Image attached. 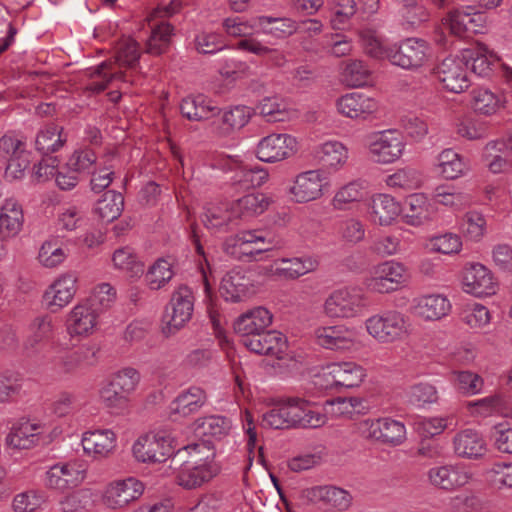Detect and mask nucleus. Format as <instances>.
<instances>
[{
  "mask_svg": "<svg viewBox=\"0 0 512 512\" xmlns=\"http://www.w3.org/2000/svg\"><path fill=\"white\" fill-rule=\"evenodd\" d=\"M296 407L298 408L297 427L318 428L327 422L326 413L313 402L296 397Z\"/></svg>",
  "mask_w": 512,
  "mask_h": 512,
  "instance_id": "nucleus-45",
  "label": "nucleus"
},
{
  "mask_svg": "<svg viewBox=\"0 0 512 512\" xmlns=\"http://www.w3.org/2000/svg\"><path fill=\"white\" fill-rule=\"evenodd\" d=\"M365 194V181L360 179L353 180L336 190L331 200V205L335 210L344 211L349 209L352 204L362 201Z\"/></svg>",
  "mask_w": 512,
  "mask_h": 512,
  "instance_id": "nucleus-36",
  "label": "nucleus"
},
{
  "mask_svg": "<svg viewBox=\"0 0 512 512\" xmlns=\"http://www.w3.org/2000/svg\"><path fill=\"white\" fill-rule=\"evenodd\" d=\"M252 109L245 105L234 106L225 111L218 126L219 134L226 136L242 129L252 116Z\"/></svg>",
  "mask_w": 512,
  "mask_h": 512,
  "instance_id": "nucleus-44",
  "label": "nucleus"
},
{
  "mask_svg": "<svg viewBox=\"0 0 512 512\" xmlns=\"http://www.w3.org/2000/svg\"><path fill=\"white\" fill-rule=\"evenodd\" d=\"M81 444L86 455L94 459H103L114 452L117 437L110 429L89 430L83 433Z\"/></svg>",
  "mask_w": 512,
  "mask_h": 512,
  "instance_id": "nucleus-15",
  "label": "nucleus"
},
{
  "mask_svg": "<svg viewBox=\"0 0 512 512\" xmlns=\"http://www.w3.org/2000/svg\"><path fill=\"white\" fill-rule=\"evenodd\" d=\"M232 427L230 419L224 416H208L196 421L195 430L199 435L221 439L229 434Z\"/></svg>",
  "mask_w": 512,
  "mask_h": 512,
  "instance_id": "nucleus-50",
  "label": "nucleus"
},
{
  "mask_svg": "<svg viewBox=\"0 0 512 512\" xmlns=\"http://www.w3.org/2000/svg\"><path fill=\"white\" fill-rule=\"evenodd\" d=\"M366 307L367 299L359 289L344 287L327 296L322 311L331 319H350L361 315Z\"/></svg>",
  "mask_w": 512,
  "mask_h": 512,
  "instance_id": "nucleus-3",
  "label": "nucleus"
},
{
  "mask_svg": "<svg viewBox=\"0 0 512 512\" xmlns=\"http://www.w3.org/2000/svg\"><path fill=\"white\" fill-rule=\"evenodd\" d=\"M454 385L460 393L473 396L482 391L484 380L472 371H457L454 372Z\"/></svg>",
  "mask_w": 512,
  "mask_h": 512,
  "instance_id": "nucleus-63",
  "label": "nucleus"
},
{
  "mask_svg": "<svg viewBox=\"0 0 512 512\" xmlns=\"http://www.w3.org/2000/svg\"><path fill=\"white\" fill-rule=\"evenodd\" d=\"M462 284L466 293L476 297L493 295L497 289L492 272L480 263H472L465 267Z\"/></svg>",
  "mask_w": 512,
  "mask_h": 512,
  "instance_id": "nucleus-12",
  "label": "nucleus"
},
{
  "mask_svg": "<svg viewBox=\"0 0 512 512\" xmlns=\"http://www.w3.org/2000/svg\"><path fill=\"white\" fill-rule=\"evenodd\" d=\"M296 397L288 398L282 403L272 407L262 416V426L273 429L296 428L298 419V408Z\"/></svg>",
  "mask_w": 512,
  "mask_h": 512,
  "instance_id": "nucleus-22",
  "label": "nucleus"
},
{
  "mask_svg": "<svg viewBox=\"0 0 512 512\" xmlns=\"http://www.w3.org/2000/svg\"><path fill=\"white\" fill-rule=\"evenodd\" d=\"M268 171L259 165H240L234 175V180L243 188H255L263 185L268 179Z\"/></svg>",
  "mask_w": 512,
  "mask_h": 512,
  "instance_id": "nucleus-52",
  "label": "nucleus"
},
{
  "mask_svg": "<svg viewBox=\"0 0 512 512\" xmlns=\"http://www.w3.org/2000/svg\"><path fill=\"white\" fill-rule=\"evenodd\" d=\"M436 170L443 178L453 180L463 176L469 166L462 155L448 148L437 156Z\"/></svg>",
  "mask_w": 512,
  "mask_h": 512,
  "instance_id": "nucleus-34",
  "label": "nucleus"
},
{
  "mask_svg": "<svg viewBox=\"0 0 512 512\" xmlns=\"http://www.w3.org/2000/svg\"><path fill=\"white\" fill-rule=\"evenodd\" d=\"M76 277L72 274H63L46 290L44 294L48 307L58 311L68 305L76 293Z\"/></svg>",
  "mask_w": 512,
  "mask_h": 512,
  "instance_id": "nucleus-24",
  "label": "nucleus"
},
{
  "mask_svg": "<svg viewBox=\"0 0 512 512\" xmlns=\"http://www.w3.org/2000/svg\"><path fill=\"white\" fill-rule=\"evenodd\" d=\"M173 32V26L161 21L156 24L151 31V36L147 41L146 51L152 55H160L167 49Z\"/></svg>",
  "mask_w": 512,
  "mask_h": 512,
  "instance_id": "nucleus-56",
  "label": "nucleus"
},
{
  "mask_svg": "<svg viewBox=\"0 0 512 512\" xmlns=\"http://www.w3.org/2000/svg\"><path fill=\"white\" fill-rule=\"evenodd\" d=\"M112 63L102 62L92 74V81L86 86V89L93 93L104 91L113 80L126 82V75L123 72L112 71Z\"/></svg>",
  "mask_w": 512,
  "mask_h": 512,
  "instance_id": "nucleus-51",
  "label": "nucleus"
},
{
  "mask_svg": "<svg viewBox=\"0 0 512 512\" xmlns=\"http://www.w3.org/2000/svg\"><path fill=\"white\" fill-rule=\"evenodd\" d=\"M264 242V236L259 234L257 231H244L228 240L226 245L227 251L233 255H237L239 257L242 255L255 257L256 255L269 250L270 248H253V250H248V246L258 245L259 243Z\"/></svg>",
  "mask_w": 512,
  "mask_h": 512,
  "instance_id": "nucleus-38",
  "label": "nucleus"
},
{
  "mask_svg": "<svg viewBox=\"0 0 512 512\" xmlns=\"http://www.w3.org/2000/svg\"><path fill=\"white\" fill-rule=\"evenodd\" d=\"M132 451L135 458L143 463H161L175 454L173 438L165 431L150 432L139 437Z\"/></svg>",
  "mask_w": 512,
  "mask_h": 512,
  "instance_id": "nucleus-5",
  "label": "nucleus"
},
{
  "mask_svg": "<svg viewBox=\"0 0 512 512\" xmlns=\"http://www.w3.org/2000/svg\"><path fill=\"white\" fill-rule=\"evenodd\" d=\"M24 223L21 204L14 198L5 199L0 207V239L8 240L17 236Z\"/></svg>",
  "mask_w": 512,
  "mask_h": 512,
  "instance_id": "nucleus-25",
  "label": "nucleus"
},
{
  "mask_svg": "<svg viewBox=\"0 0 512 512\" xmlns=\"http://www.w3.org/2000/svg\"><path fill=\"white\" fill-rule=\"evenodd\" d=\"M180 111L188 120L202 121L216 115L219 109L206 96L199 94L185 97L180 104Z\"/></svg>",
  "mask_w": 512,
  "mask_h": 512,
  "instance_id": "nucleus-33",
  "label": "nucleus"
},
{
  "mask_svg": "<svg viewBox=\"0 0 512 512\" xmlns=\"http://www.w3.org/2000/svg\"><path fill=\"white\" fill-rule=\"evenodd\" d=\"M69 249L59 237L47 239L40 247L38 260L46 268H55L61 265L68 257Z\"/></svg>",
  "mask_w": 512,
  "mask_h": 512,
  "instance_id": "nucleus-40",
  "label": "nucleus"
},
{
  "mask_svg": "<svg viewBox=\"0 0 512 512\" xmlns=\"http://www.w3.org/2000/svg\"><path fill=\"white\" fill-rule=\"evenodd\" d=\"M436 74L443 87L452 93H461L471 84L467 63L462 58H445L437 67Z\"/></svg>",
  "mask_w": 512,
  "mask_h": 512,
  "instance_id": "nucleus-11",
  "label": "nucleus"
},
{
  "mask_svg": "<svg viewBox=\"0 0 512 512\" xmlns=\"http://www.w3.org/2000/svg\"><path fill=\"white\" fill-rule=\"evenodd\" d=\"M306 498L313 503L345 510L351 505L350 493L333 485L314 486L305 490Z\"/></svg>",
  "mask_w": 512,
  "mask_h": 512,
  "instance_id": "nucleus-26",
  "label": "nucleus"
},
{
  "mask_svg": "<svg viewBox=\"0 0 512 512\" xmlns=\"http://www.w3.org/2000/svg\"><path fill=\"white\" fill-rule=\"evenodd\" d=\"M330 369V374L339 387H357L366 376L364 368L355 362L332 363Z\"/></svg>",
  "mask_w": 512,
  "mask_h": 512,
  "instance_id": "nucleus-39",
  "label": "nucleus"
},
{
  "mask_svg": "<svg viewBox=\"0 0 512 512\" xmlns=\"http://www.w3.org/2000/svg\"><path fill=\"white\" fill-rule=\"evenodd\" d=\"M95 356L93 348L88 346H81L73 352L61 357L56 363L55 367L60 374H71L85 365H91Z\"/></svg>",
  "mask_w": 512,
  "mask_h": 512,
  "instance_id": "nucleus-42",
  "label": "nucleus"
},
{
  "mask_svg": "<svg viewBox=\"0 0 512 512\" xmlns=\"http://www.w3.org/2000/svg\"><path fill=\"white\" fill-rule=\"evenodd\" d=\"M251 282L242 271L231 270L221 281L220 293L226 301L240 302L251 293Z\"/></svg>",
  "mask_w": 512,
  "mask_h": 512,
  "instance_id": "nucleus-29",
  "label": "nucleus"
},
{
  "mask_svg": "<svg viewBox=\"0 0 512 512\" xmlns=\"http://www.w3.org/2000/svg\"><path fill=\"white\" fill-rule=\"evenodd\" d=\"M462 59L467 63V66L470 64L472 72L480 77H487L492 72L493 55L484 46H479L475 50L464 51Z\"/></svg>",
  "mask_w": 512,
  "mask_h": 512,
  "instance_id": "nucleus-47",
  "label": "nucleus"
},
{
  "mask_svg": "<svg viewBox=\"0 0 512 512\" xmlns=\"http://www.w3.org/2000/svg\"><path fill=\"white\" fill-rule=\"evenodd\" d=\"M337 111L351 119H366L378 109L376 100L364 93H347L336 101Z\"/></svg>",
  "mask_w": 512,
  "mask_h": 512,
  "instance_id": "nucleus-16",
  "label": "nucleus"
},
{
  "mask_svg": "<svg viewBox=\"0 0 512 512\" xmlns=\"http://www.w3.org/2000/svg\"><path fill=\"white\" fill-rule=\"evenodd\" d=\"M43 431L44 427L39 423L22 419L12 428L6 442L16 449H30L38 443Z\"/></svg>",
  "mask_w": 512,
  "mask_h": 512,
  "instance_id": "nucleus-28",
  "label": "nucleus"
},
{
  "mask_svg": "<svg viewBox=\"0 0 512 512\" xmlns=\"http://www.w3.org/2000/svg\"><path fill=\"white\" fill-rule=\"evenodd\" d=\"M500 97L487 88H477L472 91L473 109L484 115H492L501 107Z\"/></svg>",
  "mask_w": 512,
  "mask_h": 512,
  "instance_id": "nucleus-55",
  "label": "nucleus"
},
{
  "mask_svg": "<svg viewBox=\"0 0 512 512\" xmlns=\"http://www.w3.org/2000/svg\"><path fill=\"white\" fill-rule=\"evenodd\" d=\"M272 324V314L264 307L253 308L240 315L234 322V330L244 338H250Z\"/></svg>",
  "mask_w": 512,
  "mask_h": 512,
  "instance_id": "nucleus-23",
  "label": "nucleus"
},
{
  "mask_svg": "<svg viewBox=\"0 0 512 512\" xmlns=\"http://www.w3.org/2000/svg\"><path fill=\"white\" fill-rule=\"evenodd\" d=\"M367 334L379 344H394L410 335V320L403 312L389 309L369 316L364 322Z\"/></svg>",
  "mask_w": 512,
  "mask_h": 512,
  "instance_id": "nucleus-2",
  "label": "nucleus"
},
{
  "mask_svg": "<svg viewBox=\"0 0 512 512\" xmlns=\"http://www.w3.org/2000/svg\"><path fill=\"white\" fill-rule=\"evenodd\" d=\"M319 259L313 255L301 257L281 258L275 262L273 275L285 280H296L318 269Z\"/></svg>",
  "mask_w": 512,
  "mask_h": 512,
  "instance_id": "nucleus-21",
  "label": "nucleus"
},
{
  "mask_svg": "<svg viewBox=\"0 0 512 512\" xmlns=\"http://www.w3.org/2000/svg\"><path fill=\"white\" fill-rule=\"evenodd\" d=\"M314 334L317 344L330 350H348L356 339L354 329L345 325L321 326Z\"/></svg>",
  "mask_w": 512,
  "mask_h": 512,
  "instance_id": "nucleus-17",
  "label": "nucleus"
},
{
  "mask_svg": "<svg viewBox=\"0 0 512 512\" xmlns=\"http://www.w3.org/2000/svg\"><path fill=\"white\" fill-rule=\"evenodd\" d=\"M124 208V198L121 193L114 190L105 192L96 202L95 213L105 222L117 219Z\"/></svg>",
  "mask_w": 512,
  "mask_h": 512,
  "instance_id": "nucleus-46",
  "label": "nucleus"
},
{
  "mask_svg": "<svg viewBox=\"0 0 512 512\" xmlns=\"http://www.w3.org/2000/svg\"><path fill=\"white\" fill-rule=\"evenodd\" d=\"M371 70L362 60L343 63L341 80L349 87H362L370 81Z\"/></svg>",
  "mask_w": 512,
  "mask_h": 512,
  "instance_id": "nucleus-48",
  "label": "nucleus"
},
{
  "mask_svg": "<svg viewBox=\"0 0 512 512\" xmlns=\"http://www.w3.org/2000/svg\"><path fill=\"white\" fill-rule=\"evenodd\" d=\"M116 300V290L109 283L97 285L91 296L85 301L99 314L109 309Z\"/></svg>",
  "mask_w": 512,
  "mask_h": 512,
  "instance_id": "nucleus-61",
  "label": "nucleus"
},
{
  "mask_svg": "<svg viewBox=\"0 0 512 512\" xmlns=\"http://www.w3.org/2000/svg\"><path fill=\"white\" fill-rule=\"evenodd\" d=\"M458 426V419L455 414L424 418L420 422V428L426 436H436L446 429H455Z\"/></svg>",
  "mask_w": 512,
  "mask_h": 512,
  "instance_id": "nucleus-64",
  "label": "nucleus"
},
{
  "mask_svg": "<svg viewBox=\"0 0 512 512\" xmlns=\"http://www.w3.org/2000/svg\"><path fill=\"white\" fill-rule=\"evenodd\" d=\"M454 454L462 459L479 460L487 453V444L483 435L476 429L465 428L452 438Z\"/></svg>",
  "mask_w": 512,
  "mask_h": 512,
  "instance_id": "nucleus-14",
  "label": "nucleus"
},
{
  "mask_svg": "<svg viewBox=\"0 0 512 512\" xmlns=\"http://www.w3.org/2000/svg\"><path fill=\"white\" fill-rule=\"evenodd\" d=\"M59 505L63 512H87L94 505V494L90 489H80L64 496Z\"/></svg>",
  "mask_w": 512,
  "mask_h": 512,
  "instance_id": "nucleus-54",
  "label": "nucleus"
},
{
  "mask_svg": "<svg viewBox=\"0 0 512 512\" xmlns=\"http://www.w3.org/2000/svg\"><path fill=\"white\" fill-rule=\"evenodd\" d=\"M403 135L397 130L376 133L369 142L372 159L380 164H391L400 159L405 149Z\"/></svg>",
  "mask_w": 512,
  "mask_h": 512,
  "instance_id": "nucleus-6",
  "label": "nucleus"
},
{
  "mask_svg": "<svg viewBox=\"0 0 512 512\" xmlns=\"http://www.w3.org/2000/svg\"><path fill=\"white\" fill-rule=\"evenodd\" d=\"M65 142L66 137L63 136V127L51 123L37 133L35 147L39 152L49 154L58 151Z\"/></svg>",
  "mask_w": 512,
  "mask_h": 512,
  "instance_id": "nucleus-43",
  "label": "nucleus"
},
{
  "mask_svg": "<svg viewBox=\"0 0 512 512\" xmlns=\"http://www.w3.org/2000/svg\"><path fill=\"white\" fill-rule=\"evenodd\" d=\"M361 434L369 439L393 446L406 438V428L400 421L391 418L366 419L359 424Z\"/></svg>",
  "mask_w": 512,
  "mask_h": 512,
  "instance_id": "nucleus-7",
  "label": "nucleus"
},
{
  "mask_svg": "<svg viewBox=\"0 0 512 512\" xmlns=\"http://www.w3.org/2000/svg\"><path fill=\"white\" fill-rule=\"evenodd\" d=\"M143 492L144 485L136 478L114 481L106 487L103 503L110 509L124 508L139 499Z\"/></svg>",
  "mask_w": 512,
  "mask_h": 512,
  "instance_id": "nucleus-10",
  "label": "nucleus"
},
{
  "mask_svg": "<svg viewBox=\"0 0 512 512\" xmlns=\"http://www.w3.org/2000/svg\"><path fill=\"white\" fill-rule=\"evenodd\" d=\"M459 229L466 239L478 242L486 232V220L478 212H468L462 218Z\"/></svg>",
  "mask_w": 512,
  "mask_h": 512,
  "instance_id": "nucleus-58",
  "label": "nucleus"
},
{
  "mask_svg": "<svg viewBox=\"0 0 512 512\" xmlns=\"http://www.w3.org/2000/svg\"><path fill=\"white\" fill-rule=\"evenodd\" d=\"M113 263L116 268L125 271L129 277H138L144 272L143 264L137 260L132 249L128 247L117 249L114 252Z\"/></svg>",
  "mask_w": 512,
  "mask_h": 512,
  "instance_id": "nucleus-59",
  "label": "nucleus"
},
{
  "mask_svg": "<svg viewBox=\"0 0 512 512\" xmlns=\"http://www.w3.org/2000/svg\"><path fill=\"white\" fill-rule=\"evenodd\" d=\"M297 151L296 139L285 133L263 137L256 148V157L266 163H276L293 156Z\"/></svg>",
  "mask_w": 512,
  "mask_h": 512,
  "instance_id": "nucleus-9",
  "label": "nucleus"
},
{
  "mask_svg": "<svg viewBox=\"0 0 512 512\" xmlns=\"http://www.w3.org/2000/svg\"><path fill=\"white\" fill-rule=\"evenodd\" d=\"M262 32L273 37L283 39L294 34L298 29L296 21L290 18H275L270 16H260L257 18Z\"/></svg>",
  "mask_w": 512,
  "mask_h": 512,
  "instance_id": "nucleus-49",
  "label": "nucleus"
},
{
  "mask_svg": "<svg viewBox=\"0 0 512 512\" xmlns=\"http://www.w3.org/2000/svg\"><path fill=\"white\" fill-rule=\"evenodd\" d=\"M323 171L309 170L298 174L290 188L297 203H306L320 198L323 194Z\"/></svg>",
  "mask_w": 512,
  "mask_h": 512,
  "instance_id": "nucleus-20",
  "label": "nucleus"
},
{
  "mask_svg": "<svg viewBox=\"0 0 512 512\" xmlns=\"http://www.w3.org/2000/svg\"><path fill=\"white\" fill-rule=\"evenodd\" d=\"M231 213V205L228 204H210L205 208L202 215V222L209 229L222 228L234 219Z\"/></svg>",
  "mask_w": 512,
  "mask_h": 512,
  "instance_id": "nucleus-57",
  "label": "nucleus"
},
{
  "mask_svg": "<svg viewBox=\"0 0 512 512\" xmlns=\"http://www.w3.org/2000/svg\"><path fill=\"white\" fill-rule=\"evenodd\" d=\"M200 447L199 444L183 447L170 460V467L177 470L178 485L188 490L201 487L218 473L217 467L211 462L196 458Z\"/></svg>",
  "mask_w": 512,
  "mask_h": 512,
  "instance_id": "nucleus-1",
  "label": "nucleus"
},
{
  "mask_svg": "<svg viewBox=\"0 0 512 512\" xmlns=\"http://www.w3.org/2000/svg\"><path fill=\"white\" fill-rule=\"evenodd\" d=\"M315 154L319 163L333 172L343 168L349 157L347 147L339 141H327L320 144Z\"/></svg>",
  "mask_w": 512,
  "mask_h": 512,
  "instance_id": "nucleus-30",
  "label": "nucleus"
},
{
  "mask_svg": "<svg viewBox=\"0 0 512 512\" xmlns=\"http://www.w3.org/2000/svg\"><path fill=\"white\" fill-rule=\"evenodd\" d=\"M430 56L429 43L424 39L411 37L392 46L389 61L402 69L417 71L428 63Z\"/></svg>",
  "mask_w": 512,
  "mask_h": 512,
  "instance_id": "nucleus-4",
  "label": "nucleus"
},
{
  "mask_svg": "<svg viewBox=\"0 0 512 512\" xmlns=\"http://www.w3.org/2000/svg\"><path fill=\"white\" fill-rule=\"evenodd\" d=\"M407 209L403 216L406 224L421 226L432 219L435 209L422 193H415L406 199Z\"/></svg>",
  "mask_w": 512,
  "mask_h": 512,
  "instance_id": "nucleus-31",
  "label": "nucleus"
},
{
  "mask_svg": "<svg viewBox=\"0 0 512 512\" xmlns=\"http://www.w3.org/2000/svg\"><path fill=\"white\" fill-rule=\"evenodd\" d=\"M206 402V393L200 387H190L180 393L170 405L172 414L186 417L197 412Z\"/></svg>",
  "mask_w": 512,
  "mask_h": 512,
  "instance_id": "nucleus-35",
  "label": "nucleus"
},
{
  "mask_svg": "<svg viewBox=\"0 0 512 512\" xmlns=\"http://www.w3.org/2000/svg\"><path fill=\"white\" fill-rule=\"evenodd\" d=\"M460 317L472 329H482L491 321L488 308L479 303L466 304L461 311Z\"/></svg>",
  "mask_w": 512,
  "mask_h": 512,
  "instance_id": "nucleus-60",
  "label": "nucleus"
},
{
  "mask_svg": "<svg viewBox=\"0 0 512 512\" xmlns=\"http://www.w3.org/2000/svg\"><path fill=\"white\" fill-rule=\"evenodd\" d=\"M100 314L86 302L76 305L67 319V329L71 335L87 336L94 332Z\"/></svg>",
  "mask_w": 512,
  "mask_h": 512,
  "instance_id": "nucleus-27",
  "label": "nucleus"
},
{
  "mask_svg": "<svg viewBox=\"0 0 512 512\" xmlns=\"http://www.w3.org/2000/svg\"><path fill=\"white\" fill-rule=\"evenodd\" d=\"M406 268L396 261H386L374 267L366 280L368 289L377 293H390L406 282Z\"/></svg>",
  "mask_w": 512,
  "mask_h": 512,
  "instance_id": "nucleus-8",
  "label": "nucleus"
},
{
  "mask_svg": "<svg viewBox=\"0 0 512 512\" xmlns=\"http://www.w3.org/2000/svg\"><path fill=\"white\" fill-rule=\"evenodd\" d=\"M242 344L256 354L281 358L286 348V338L282 333L267 328L255 336L242 339Z\"/></svg>",
  "mask_w": 512,
  "mask_h": 512,
  "instance_id": "nucleus-19",
  "label": "nucleus"
},
{
  "mask_svg": "<svg viewBox=\"0 0 512 512\" xmlns=\"http://www.w3.org/2000/svg\"><path fill=\"white\" fill-rule=\"evenodd\" d=\"M401 213L400 204L390 195L378 194L373 197L371 204V217L375 223L390 225Z\"/></svg>",
  "mask_w": 512,
  "mask_h": 512,
  "instance_id": "nucleus-37",
  "label": "nucleus"
},
{
  "mask_svg": "<svg viewBox=\"0 0 512 512\" xmlns=\"http://www.w3.org/2000/svg\"><path fill=\"white\" fill-rule=\"evenodd\" d=\"M100 402L113 413L123 412L129 404V395L117 390L108 380L99 390Z\"/></svg>",
  "mask_w": 512,
  "mask_h": 512,
  "instance_id": "nucleus-53",
  "label": "nucleus"
},
{
  "mask_svg": "<svg viewBox=\"0 0 512 512\" xmlns=\"http://www.w3.org/2000/svg\"><path fill=\"white\" fill-rule=\"evenodd\" d=\"M450 309V301L440 294L419 297L415 305V313L420 318L429 321L441 319L449 313Z\"/></svg>",
  "mask_w": 512,
  "mask_h": 512,
  "instance_id": "nucleus-32",
  "label": "nucleus"
},
{
  "mask_svg": "<svg viewBox=\"0 0 512 512\" xmlns=\"http://www.w3.org/2000/svg\"><path fill=\"white\" fill-rule=\"evenodd\" d=\"M173 277L171 264L165 259H158L145 276L147 285L152 290L164 287Z\"/></svg>",
  "mask_w": 512,
  "mask_h": 512,
  "instance_id": "nucleus-62",
  "label": "nucleus"
},
{
  "mask_svg": "<svg viewBox=\"0 0 512 512\" xmlns=\"http://www.w3.org/2000/svg\"><path fill=\"white\" fill-rule=\"evenodd\" d=\"M193 300L192 291L186 286L173 293L164 316L170 332L182 328L191 319Z\"/></svg>",
  "mask_w": 512,
  "mask_h": 512,
  "instance_id": "nucleus-13",
  "label": "nucleus"
},
{
  "mask_svg": "<svg viewBox=\"0 0 512 512\" xmlns=\"http://www.w3.org/2000/svg\"><path fill=\"white\" fill-rule=\"evenodd\" d=\"M269 206L268 198L261 193L243 196L231 204V213L235 218H249L262 214Z\"/></svg>",
  "mask_w": 512,
  "mask_h": 512,
  "instance_id": "nucleus-41",
  "label": "nucleus"
},
{
  "mask_svg": "<svg viewBox=\"0 0 512 512\" xmlns=\"http://www.w3.org/2000/svg\"><path fill=\"white\" fill-rule=\"evenodd\" d=\"M430 482L441 489L453 490L469 483L472 474L460 464L436 466L429 470Z\"/></svg>",
  "mask_w": 512,
  "mask_h": 512,
  "instance_id": "nucleus-18",
  "label": "nucleus"
}]
</instances>
